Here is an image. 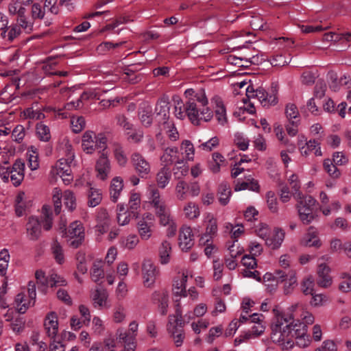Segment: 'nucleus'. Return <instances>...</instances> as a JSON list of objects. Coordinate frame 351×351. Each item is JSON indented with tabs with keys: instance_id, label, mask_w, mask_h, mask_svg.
I'll list each match as a JSON object with an SVG mask.
<instances>
[{
	"instance_id": "nucleus-34",
	"label": "nucleus",
	"mask_w": 351,
	"mask_h": 351,
	"mask_svg": "<svg viewBox=\"0 0 351 351\" xmlns=\"http://www.w3.org/2000/svg\"><path fill=\"white\" fill-rule=\"evenodd\" d=\"M16 310L19 313H25L35 303V300L27 296L26 293H19L15 299Z\"/></svg>"
},
{
	"instance_id": "nucleus-60",
	"label": "nucleus",
	"mask_w": 351,
	"mask_h": 351,
	"mask_svg": "<svg viewBox=\"0 0 351 351\" xmlns=\"http://www.w3.org/2000/svg\"><path fill=\"white\" fill-rule=\"evenodd\" d=\"M52 201L54 205V209L56 214H59L62 208V201L61 199L63 197L62 191L60 189L56 187L52 191Z\"/></svg>"
},
{
	"instance_id": "nucleus-63",
	"label": "nucleus",
	"mask_w": 351,
	"mask_h": 351,
	"mask_svg": "<svg viewBox=\"0 0 351 351\" xmlns=\"http://www.w3.org/2000/svg\"><path fill=\"white\" fill-rule=\"evenodd\" d=\"M90 276L93 281L96 283H101L105 274L99 264L95 263L90 271Z\"/></svg>"
},
{
	"instance_id": "nucleus-27",
	"label": "nucleus",
	"mask_w": 351,
	"mask_h": 351,
	"mask_svg": "<svg viewBox=\"0 0 351 351\" xmlns=\"http://www.w3.org/2000/svg\"><path fill=\"white\" fill-rule=\"evenodd\" d=\"M211 103L215 108V117L219 124L224 125L227 123L228 119L222 99L218 96H215L212 98Z\"/></svg>"
},
{
	"instance_id": "nucleus-18",
	"label": "nucleus",
	"mask_w": 351,
	"mask_h": 351,
	"mask_svg": "<svg viewBox=\"0 0 351 351\" xmlns=\"http://www.w3.org/2000/svg\"><path fill=\"white\" fill-rule=\"evenodd\" d=\"M293 339L296 340V345L300 348H306L311 343V338L307 334V327L300 323H295L293 328Z\"/></svg>"
},
{
	"instance_id": "nucleus-42",
	"label": "nucleus",
	"mask_w": 351,
	"mask_h": 351,
	"mask_svg": "<svg viewBox=\"0 0 351 351\" xmlns=\"http://www.w3.org/2000/svg\"><path fill=\"white\" fill-rule=\"evenodd\" d=\"M171 251V243L167 241H163L158 247V256L161 264L166 265L169 263Z\"/></svg>"
},
{
	"instance_id": "nucleus-44",
	"label": "nucleus",
	"mask_w": 351,
	"mask_h": 351,
	"mask_svg": "<svg viewBox=\"0 0 351 351\" xmlns=\"http://www.w3.org/2000/svg\"><path fill=\"white\" fill-rule=\"evenodd\" d=\"M207 311L208 306L205 303H199L195 306L193 311H189L184 315V319L189 322L195 317H201L206 313Z\"/></svg>"
},
{
	"instance_id": "nucleus-16",
	"label": "nucleus",
	"mask_w": 351,
	"mask_h": 351,
	"mask_svg": "<svg viewBox=\"0 0 351 351\" xmlns=\"http://www.w3.org/2000/svg\"><path fill=\"white\" fill-rule=\"evenodd\" d=\"M274 274L277 282H285V292L287 294L289 293L293 287L297 285L295 272L293 270H291L288 274H286L282 270L278 269L274 272Z\"/></svg>"
},
{
	"instance_id": "nucleus-55",
	"label": "nucleus",
	"mask_w": 351,
	"mask_h": 351,
	"mask_svg": "<svg viewBox=\"0 0 351 351\" xmlns=\"http://www.w3.org/2000/svg\"><path fill=\"white\" fill-rule=\"evenodd\" d=\"M314 321L315 317L313 313L302 308L299 315V318L294 320V323L302 324L308 328V326L313 324Z\"/></svg>"
},
{
	"instance_id": "nucleus-23",
	"label": "nucleus",
	"mask_w": 351,
	"mask_h": 351,
	"mask_svg": "<svg viewBox=\"0 0 351 351\" xmlns=\"http://www.w3.org/2000/svg\"><path fill=\"white\" fill-rule=\"evenodd\" d=\"M30 6V16H27V21L31 23V26L29 29H23L27 33L33 31L34 23L42 20L45 14V8L40 3L33 2Z\"/></svg>"
},
{
	"instance_id": "nucleus-13",
	"label": "nucleus",
	"mask_w": 351,
	"mask_h": 351,
	"mask_svg": "<svg viewBox=\"0 0 351 351\" xmlns=\"http://www.w3.org/2000/svg\"><path fill=\"white\" fill-rule=\"evenodd\" d=\"M158 274L157 268L150 260H145L142 266V278L143 285L145 287H152L156 281Z\"/></svg>"
},
{
	"instance_id": "nucleus-6",
	"label": "nucleus",
	"mask_w": 351,
	"mask_h": 351,
	"mask_svg": "<svg viewBox=\"0 0 351 351\" xmlns=\"http://www.w3.org/2000/svg\"><path fill=\"white\" fill-rule=\"evenodd\" d=\"M63 233L62 237H65L69 245L73 248L80 247L84 239V228L81 221H75L71 223L68 230L66 229V224L64 223L60 227Z\"/></svg>"
},
{
	"instance_id": "nucleus-41",
	"label": "nucleus",
	"mask_w": 351,
	"mask_h": 351,
	"mask_svg": "<svg viewBox=\"0 0 351 351\" xmlns=\"http://www.w3.org/2000/svg\"><path fill=\"white\" fill-rule=\"evenodd\" d=\"M139 119L143 125L149 127L152 123V108L148 104H144L138 112Z\"/></svg>"
},
{
	"instance_id": "nucleus-43",
	"label": "nucleus",
	"mask_w": 351,
	"mask_h": 351,
	"mask_svg": "<svg viewBox=\"0 0 351 351\" xmlns=\"http://www.w3.org/2000/svg\"><path fill=\"white\" fill-rule=\"evenodd\" d=\"M114 158L120 167H125L128 162V158L123 151L122 146L116 142L111 144Z\"/></svg>"
},
{
	"instance_id": "nucleus-49",
	"label": "nucleus",
	"mask_w": 351,
	"mask_h": 351,
	"mask_svg": "<svg viewBox=\"0 0 351 351\" xmlns=\"http://www.w3.org/2000/svg\"><path fill=\"white\" fill-rule=\"evenodd\" d=\"M28 166L31 170L34 171L39 168L38 150L34 147H30L27 152Z\"/></svg>"
},
{
	"instance_id": "nucleus-14",
	"label": "nucleus",
	"mask_w": 351,
	"mask_h": 351,
	"mask_svg": "<svg viewBox=\"0 0 351 351\" xmlns=\"http://www.w3.org/2000/svg\"><path fill=\"white\" fill-rule=\"evenodd\" d=\"M192 278V273L189 270H183L174 278L173 283V292L174 295L181 297H186V283L189 277Z\"/></svg>"
},
{
	"instance_id": "nucleus-46",
	"label": "nucleus",
	"mask_w": 351,
	"mask_h": 351,
	"mask_svg": "<svg viewBox=\"0 0 351 351\" xmlns=\"http://www.w3.org/2000/svg\"><path fill=\"white\" fill-rule=\"evenodd\" d=\"M246 189L253 191H258L259 189V185L257 181L251 178V176L247 178L245 181H238L234 187L236 191Z\"/></svg>"
},
{
	"instance_id": "nucleus-22",
	"label": "nucleus",
	"mask_w": 351,
	"mask_h": 351,
	"mask_svg": "<svg viewBox=\"0 0 351 351\" xmlns=\"http://www.w3.org/2000/svg\"><path fill=\"white\" fill-rule=\"evenodd\" d=\"M179 246L183 251H187L194 244V235L191 227L183 226L179 234Z\"/></svg>"
},
{
	"instance_id": "nucleus-61",
	"label": "nucleus",
	"mask_w": 351,
	"mask_h": 351,
	"mask_svg": "<svg viewBox=\"0 0 351 351\" xmlns=\"http://www.w3.org/2000/svg\"><path fill=\"white\" fill-rule=\"evenodd\" d=\"M92 330L95 335H101L106 330L104 321L99 316L92 319Z\"/></svg>"
},
{
	"instance_id": "nucleus-21",
	"label": "nucleus",
	"mask_w": 351,
	"mask_h": 351,
	"mask_svg": "<svg viewBox=\"0 0 351 351\" xmlns=\"http://www.w3.org/2000/svg\"><path fill=\"white\" fill-rule=\"evenodd\" d=\"M148 199L154 207L155 213L162 211L167 208L165 201L161 198L160 192L154 185H149L147 189Z\"/></svg>"
},
{
	"instance_id": "nucleus-3",
	"label": "nucleus",
	"mask_w": 351,
	"mask_h": 351,
	"mask_svg": "<svg viewBox=\"0 0 351 351\" xmlns=\"http://www.w3.org/2000/svg\"><path fill=\"white\" fill-rule=\"evenodd\" d=\"M52 211L49 206L44 205L42 208L41 221L37 217L29 218L26 225L27 234L29 239L36 240L41 234V224L45 230H49L52 227Z\"/></svg>"
},
{
	"instance_id": "nucleus-53",
	"label": "nucleus",
	"mask_w": 351,
	"mask_h": 351,
	"mask_svg": "<svg viewBox=\"0 0 351 351\" xmlns=\"http://www.w3.org/2000/svg\"><path fill=\"white\" fill-rule=\"evenodd\" d=\"M188 183L184 180H180L175 187L176 197L178 200H185L189 195Z\"/></svg>"
},
{
	"instance_id": "nucleus-25",
	"label": "nucleus",
	"mask_w": 351,
	"mask_h": 351,
	"mask_svg": "<svg viewBox=\"0 0 351 351\" xmlns=\"http://www.w3.org/2000/svg\"><path fill=\"white\" fill-rule=\"evenodd\" d=\"M183 321L182 320V313L178 310L176 315H170L168 317L167 330L171 335L183 331Z\"/></svg>"
},
{
	"instance_id": "nucleus-5",
	"label": "nucleus",
	"mask_w": 351,
	"mask_h": 351,
	"mask_svg": "<svg viewBox=\"0 0 351 351\" xmlns=\"http://www.w3.org/2000/svg\"><path fill=\"white\" fill-rule=\"evenodd\" d=\"M34 0H9L6 11L8 14L16 19V22L20 23L23 29H29L31 23L27 21V14L29 8Z\"/></svg>"
},
{
	"instance_id": "nucleus-54",
	"label": "nucleus",
	"mask_w": 351,
	"mask_h": 351,
	"mask_svg": "<svg viewBox=\"0 0 351 351\" xmlns=\"http://www.w3.org/2000/svg\"><path fill=\"white\" fill-rule=\"evenodd\" d=\"M36 131L38 138L40 141L43 142H47L50 140V129L47 125L44 124L42 122L37 123L36 127Z\"/></svg>"
},
{
	"instance_id": "nucleus-57",
	"label": "nucleus",
	"mask_w": 351,
	"mask_h": 351,
	"mask_svg": "<svg viewBox=\"0 0 351 351\" xmlns=\"http://www.w3.org/2000/svg\"><path fill=\"white\" fill-rule=\"evenodd\" d=\"M155 214L159 219L160 224L162 226L172 224V222L174 221L173 217L171 215L170 210L167 207L162 211H157Z\"/></svg>"
},
{
	"instance_id": "nucleus-33",
	"label": "nucleus",
	"mask_w": 351,
	"mask_h": 351,
	"mask_svg": "<svg viewBox=\"0 0 351 351\" xmlns=\"http://www.w3.org/2000/svg\"><path fill=\"white\" fill-rule=\"evenodd\" d=\"M179 151L181 157H183L184 165L188 161L191 162L194 160L195 147L190 141H183L180 145Z\"/></svg>"
},
{
	"instance_id": "nucleus-45",
	"label": "nucleus",
	"mask_w": 351,
	"mask_h": 351,
	"mask_svg": "<svg viewBox=\"0 0 351 351\" xmlns=\"http://www.w3.org/2000/svg\"><path fill=\"white\" fill-rule=\"evenodd\" d=\"M225 158L219 152L212 155V159L208 162V168L214 173L219 172L221 167L225 165Z\"/></svg>"
},
{
	"instance_id": "nucleus-62",
	"label": "nucleus",
	"mask_w": 351,
	"mask_h": 351,
	"mask_svg": "<svg viewBox=\"0 0 351 351\" xmlns=\"http://www.w3.org/2000/svg\"><path fill=\"white\" fill-rule=\"evenodd\" d=\"M64 203L65 206L69 210H73L76 207V199L74 193L70 191L66 190L63 194Z\"/></svg>"
},
{
	"instance_id": "nucleus-56",
	"label": "nucleus",
	"mask_w": 351,
	"mask_h": 351,
	"mask_svg": "<svg viewBox=\"0 0 351 351\" xmlns=\"http://www.w3.org/2000/svg\"><path fill=\"white\" fill-rule=\"evenodd\" d=\"M51 252L56 262L58 264H62L64 261V250L62 245L57 241L52 243Z\"/></svg>"
},
{
	"instance_id": "nucleus-64",
	"label": "nucleus",
	"mask_w": 351,
	"mask_h": 351,
	"mask_svg": "<svg viewBox=\"0 0 351 351\" xmlns=\"http://www.w3.org/2000/svg\"><path fill=\"white\" fill-rule=\"evenodd\" d=\"M342 39L351 41V33L337 34L334 32L326 33L324 35L323 40L325 41L337 42Z\"/></svg>"
},
{
	"instance_id": "nucleus-1",
	"label": "nucleus",
	"mask_w": 351,
	"mask_h": 351,
	"mask_svg": "<svg viewBox=\"0 0 351 351\" xmlns=\"http://www.w3.org/2000/svg\"><path fill=\"white\" fill-rule=\"evenodd\" d=\"M298 304L292 305L288 311H280L274 308V319L271 326V339L273 343L280 346L282 350H289L294 347L293 341L294 315L292 312Z\"/></svg>"
},
{
	"instance_id": "nucleus-7",
	"label": "nucleus",
	"mask_w": 351,
	"mask_h": 351,
	"mask_svg": "<svg viewBox=\"0 0 351 351\" xmlns=\"http://www.w3.org/2000/svg\"><path fill=\"white\" fill-rule=\"evenodd\" d=\"M160 161L165 167H169L172 164L176 166L180 165L174 169L175 176H177L178 174L176 169H181L180 176H183L187 173L188 168L184 165L183 157H181L178 148L176 147H167L165 149L162 155L160 156Z\"/></svg>"
},
{
	"instance_id": "nucleus-32",
	"label": "nucleus",
	"mask_w": 351,
	"mask_h": 351,
	"mask_svg": "<svg viewBox=\"0 0 351 351\" xmlns=\"http://www.w3.org/2000/svg\"><path fill=\"white\" fill-rule=\"evenodd\" d=\"M22 29H23V27L21 26L20 23L16 22V23L11 25L5 30L1 32V36L5 41L12 42L20 36Z\"/></svg>"
},
{
	"instance_id": "nucleus-37",
	"label": "nucleus",
	"mask_w": 351,
	"mask_h": 351,
	"mask_svg": "<svg viewBox=\"0 0 351 351\" xmlns=\"http://www.w3.org/2000/svg\"><path fill=\"white\" fill-rule=\"evenodd\" d=\"M58 149L66 158H70V160L74 159L73 146L67 136H62L59 138Z\"/></svg>"
},
{
	"instance_id": "nucleus-40",
	"label": "nucleus",
	"mask_w": 351,
	"mask_h": 351,
	"mask_svg": "<svg viewBox=\"0 0 351 351\" xmlns=\"http://www.w3.org/2000/svg\"><path fill=\"white\" fill-rule=\"evenodd\" d=\"M301 243L306 247H319L321 246V242L313 228H310L308 229V232L302 238Z\"/></svg>"
},
{
	"instance_id": "nucleus-50",
	"label": "nucleus",
	"mask_w": 351,
	"mask_h": 351,
	"mask_svg": "<svg viewBox=\"0 0 351 351\" xmlns=\"http://www.w3.org/2000/svg\"><path fill=\"white\" fill-rule=\"evenodd\" d=\"M337 166L330 158H326L324 160L323 167L324 170L333 179H338L341 174Z\"/></svg>"
},
{
	"instance_id": "nucleus-52",
	"label": "nucleus",
	"mask_w": 351,
	"mask_h": 351,
	"mask_svg": "<svg viewBox=\"0 0 351 351\" xmlns=\"http://www.w3.org/2000/svg\"><path fill=\"white\" fill-rule=\"evenodd\" d=\"M88 205L90 207H95L99 205L102 199L101 190L90 187L88 193Z\"/></svg>"
},
{
	"instance_id": "nucleus-24",
	"label": "nucleus",
	"mask_w": 351,
	"mask_h": 351,
	"mask_svg": "<svg viewBox=\"0 0 351 351\" xmlns=\"http://www.w3.org/2000/svg\"><path fill=\"white\" fill-rule=\"evenodd\" d=\"M46 332L51 339H54L58 333V318L55 312L49 313L44 322Z\"/></svg>"
},
{
	"instance_id": "nucleus-30",
	"label": "nucleus",
	"mask_w": 351,
	"mask_h": 351,
	"mask_svg": "<svg viewBox=\"0 0 351 351\" xmlns=\"http://www.w3.org/2000/svg\"><path fill=\"white\" fill-rule=\"evenodd\" d=\"M123 179L120 176H116L111 180L110 185V197L113 202H117L123 189Z\"/></svg>"
},
{
	"instance_id": "nucleus-12",
	"label": "nucleus",
	"mask_w": 351,
	"mask_h": 351,
	"mask_svg": "<svg viewBox=\"0 0 351 351\" xmlns=\"http://www.w3.org/2000/svg\"><path fill=\"white\" fill-rule=\"evenodd\" d=\"M203 223L205 226V232L202 235V241L205 243L213 239L217 235L218 227L217 219L211 213L204 215Z\"/></svg>"
},
{
	"instance_id": "nucleus-17",
	"label": "nucleus",
	"mask_w": 351,
	"mask_h": 351,
	"mask_svg": "<svg viewBox=\"0 0 351 351\" xmlns=\"http://www.w3.org/2000/svg\"><path fill=\"white\" fill-rule=\"evenodd\" d=\"M132 165L142 178H146L151 172V166L148 161L139 153H134L131 156Z\"/></svg>"
},
{
	"instance_id": "nucleus-47",
	"label": "nucleus",
	"mask_w": 351,
	"mask_h": 351,
	"mask_svg": "<svg viewBox=\"0 0 351 351\" xmlns=\"http://www.w3.org/2000/svg\"><path fill=\"white\" fill-rule=\"evenodd\" d=\"M183 212L185 217L189 219H197L200 215L199 207L193 202H187L183 207Z\"/></svg>"
},
{
	"instance_id": "nucleus-28",
	"label": "nucleus",
	"mask_w": 351,
	"mask_h": 351,
	"mask_svg": "<svg viewBox=\"0 0 351 351\" xmlns=\"http://www.w3.org/2000/svg\"><path fill=\"white\" fill-rule=\"evenodd\" d=\"M117 339L123 343L124 349L126 351H134L136 348V337L124 331L122 329H119L117 331Z\"/></svg>"
},
{
	"instance_id": "nucleus-58",
	"label": "nucleus",
	"mask_w": 351,
	"mask_h": 351,
	"mask_svg": "<svg viewBox=\"0 0 351 351\" xmlns=\"http://www.w3.org/2000/svg\"><path fill=\"white\" fill-rule=\"evenodd\" d=\"M126 317L125 308L121 304H117L113 308L112 319L115 323L123 322Z\"/></svg>"
},
{
	"instance_id": "nucleus-10",
	"label": "nucleus",
	"mask_w": 351,
	"mask_h": 351,
	"mask_svg": "<svg viewBox=\"0 0 351 351\" xmlns=\"http://www.w3.org/2000/svg\"><path fill=\"white\" fill-rule=\"evenodd\" d=\"M154 226L155 218L152 213H145L137 218V232L142 240L147 241L152 238Z\"/></svg>"
},
{
	"instance_id": "nucleus-51",
	"label": "nucleus",
	"mask_w": 351,
	"mask_h": 351,
	"mask_svg": "<svg viewBox=\"0 0 351 351\" xmlns=\"http://www.w3.org/2000/svg\"><path fill=\"white\" fill-rule=\"evenodd\" d=\"M139 243L138 237L134 234H130L127 237H121L120 245L127 250H133Z\"/></svg>"
},
{
	"instance_id": "nucleus-9",
	"label": "nucleus",
	"mask_w": 351,
	"mask_h": 351,
	"mask_svg": "<svg viewBox=\"0 0 351 351\" xmlns=\"http://www.w3.org/2000/svg\"><path fill=\"white\" fill-rule=\"evenodd\" d=\"M246 96L249 99H257L264 107H269L277 104L278 97L276 88L269 94L263 88L254 89L253 86H248L246 89Z\"/></svg>"
},
{
	"instance_id": "nucleus-19",
	"label": "nucleus",
	"mask_w": 351,
	"mask_h": 351,
	"mask_svg": "<svg viewBox=\"0 0 351 351\" xmlns=\"http://www.w3.org/2000/svg\"><path fill=\"white\" fill-rule=\"evenodd\" d=\"M331 269L326 263H320L317 269V284L322 288H328L332 284L330 276Z\"/></svg>"
},
{
	"instance_id": "nucleus-20",
	"label": "nucleus",
	"mask_w": 351,
	"mask_h": 351,
	"mask_svg": "<svg viewBox=\"0 0 351 351\" xmlns=\"http://www.w3.org/2000/svg\"><path fill=\"white\" fill-rule=\"evenodd\" d=\"M108 156V152L101 153L96 162L97 177L101 180H106L110 172L111 167Z\"/></svg>"
},
{
	"instance_id": "nucleus-2",
	"label": "nucleus",
	"mask_w": 351,
	"mask_h": 351,
	"mask_svg": "<svg viewBox=\"0 0 351 351\" xmlns=\"http://www.w3.org/2000/svg\"><path fill=\"white\" fill-rule=\"evenodd\" d=\"M186 99L188 118L194 125L210 122L213 118V111L208 106V99L204 90L186 89L184 92Z\"/></svg>"
},
{
	"instance_id": "nucleus-48",
	"label": "nucleus",
	"mask_w": 351,
	"mask_h": 351,
	"mask_svg": "<svg viewBox=\"0 0 351 351\" xmlns=\"http://www.w3.org/2000/svg\"><path fill=\"white\" fill-rule=\"evenodd\" d=\"M231 196L230 186L226 183L223 182L219 186L218 200L219 203L225 206L228 204Z\"/></svg>"
},
{
	"instance_id": "nucleus-26",
	"label": "nucleus",
	"mask_w": 351,
	"mask_h": 351,
	"mask_svg": "<svg viewBox=\"0 0 351 351\" xmlns=\"http://www.w3.org/2000/svg\"><path fill=\"white\" fill-rule=\"evenodd\" d=\"M285 232L280 228H275L267 239H266L265 244L272 250L278 249L285 239Z\"/></svg>"
},
{
	"instance_id": "nucleus-4",
	"label": "nucleus",
	"mask_w": 351,
	"mask_h": 351,
	"mask_svg": "<svg viewBox=\"0 0 351 351\" xmlns=\"http://www.w3.org/2000/svg\"><path fill=\"white\" fill-rule=\"evenodd\" d=\"M297 201L296 208L300 220L304 224L312 222L317 217L315 210L317 200L311 195H304L301 193L294 195Z\"/></svg>"
},
{
	"instance_id": "nucleus-35",
	"label": "nucleus",
	"mask_w": 351,
	"mask_h": 351,
	"mask_svg": "<svg viewBox=\"0 0 351 351\" xmlns=\"http://www.w3.org/2000/svg\"><path fill=\"white\" fill-rule=\"evenodd\" d=\"M110 224V218L108 213L105 208H101L97 214V231L100 234L106 232Z\"/></svg>"
},
{
	"instance_id": "nucleus-38",
	"label": "nucleus",
	"mask_w": 351,
	"mask_h": 351,
	"mask_svg": "<svg viewBox=\"0 0 351 351\" xmlns=\"http://www.w3.org/2000/svg\"><path fill=\"white\" fill-rule=\"evenodd\" d=\"M21 117L25 119L34 121L41 120L45 117L43 111L38 108L37 104L25 108L23 112H21Z\"/></svg>"
},
{
	"instance_id": "nucleus-8",
	"label": "nucleus",
	"mask_w": 351,
	"mask_h": 351,
	"mask_svg": "<svg viewBox=\"0 0 351 351\" xmlns=\"http://www.w3.org/2000/svg\"><path fill=\"white\" fill-rule=\"evenodd\" d=\"M25 163L21 160H16L11 168H3L0 173V178L3 182H12L15 186H19L24 179Z\"/></svg>"
},
{
	"instance_id": "nucleus-36",
	"label": "nucleus",
	"mask_w": 351,
	"mask_h": 351,
	"mask_svg": "<svg viewBox=\"0 0 351 351\" xmlns=\"http://www.w3.org/2000/svg\"><path fill=\"white\" fill-rule=\"evenodd\" d=\"M96 136L90 131L86 132L82 136V146L87 154H92L96 149Z\"/></svg>"
},
{
	"instance_id": "nucleus-11",
	"label": "nucleus",
	"mask_w": 351,
	"mask_h": 351,
	"mask_svg": "<svg viewBox=\"0 0 351 351\" xmlns=\"http://www.w3.org/2000/svg\"><path fill=\"white\" fill-rule=\"evenodd\" d=\"M73 160H70V158H62L59 159L52 167L50 172L51 176H59L62 178L64 184H69L73 179L71 169V164Z\"/></svg>"
},
{
	"instance_id": "nucleus-31",
	"label": "nucleus",
	"mask_w": 351,
	"mask_h": 351,
	"mask_svg": "<svg viewBox=\"0 0 351 351\" xmlns=\"http://www.w3.org/2000/svg\"><path fill=\"white\" fill-rule=\"evenodd\" d=\"M169 108V103L167 98H162L158 101L155 108V113L157 117H160V122L166 123L168 121Z\"/></svg>"
},
{
	"instance_id": "nucleus-29",
	"label": "nucleus",
	"mask_w": 351,
	"mask_h": 351,
	"mask_svg": "<svg viewBox=\"0 0 351 351\" xmlns=\"http://www.w3.org/2000/svg\"><path fill=\"white\" fill-rule=\"evenodd\" d=\"M152 300L158 301V309L162 315H165L167 313L169 307V295L166 291H155L152 294Z\"/></svg>"
},
{
	"instance_id": "nucleus-15",
	"label": "nucleus",
	"mask_w": 351,
	"mask_h": 351,
	"mask_svg": "<svg viewBox=\"0 0 351 351\" xmlns=\"http://www.w3.org/2000/svg\"><path fill=\"white\" fill-rule=\"evenodd\" d=\"M90 298L95 308L108 309L111 306L109 295L104 289L97 288L93 290L90 293Z\"/></svg>"
},
{
	"instance_id": "nucleus-39",
	"label": "nucleus",
	"mask_w": 351,
	"mask_h": 351,
	"mask_svg": "<svg viewBox=\"0 0 351 351\" xmlns=\"http://www.w3.org/2000/svg\"><path fill=\"white\" fill-rule=\"evenodd\" d=\"M171 173L169 167H162L157 173L156 180L157 185L160 189H165L169 183Z\"/></svg>"
},
{
	"instance_id": "nucleus-59",
	"label": "nucleus",
	"mask_w": 351,
	"mask_h": 351,
	"mask_svg": "<svg viewBox=\"0 0 351 351\" xmlns=\"http://www.w3.org/2000/svg\"><path fill=\"white\" fill-rule=\"evenodd\" d=\"M234 143L239 149L245 151L249 147L250 141L242 132L234 134Z\"/></svg>"
}]
</instances>
